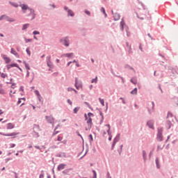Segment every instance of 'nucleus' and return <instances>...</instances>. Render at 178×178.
Wrapping results in <instances>:
<instances>
[{"label": "nucleus", "mask_w": 178, "mask_h": 178, "mask_svg": "<svg viewBox=\"0 0 178 178\" xmlns=\"http://www.w3.org/2000/svg\"><path fill=\"white\" fill-rule=\"evenodd\" d=\"M14 67H18V64H10L7 66L8 70H10V68H13Z\"/></svg>", "instance_id": "obj_19"}, {"label": "nucleus", "mask_w": 178, "mask_h": 178, "mask_svg": "<svg viewBox=\"0 0 178 178\" xmlns=\"http://www.w3.org/2000/svg\"><path fill=\"white\" fill-rule=\"evenodd\" d=\"M11 54H14V56H18L17 51L14 50V49H11Z\"/></svg>", "instance_id": "obj_29"}, {"label": "nucleus", "mask_w": 178, "mask_h": 178, "mask_svg": "<svg viewBox=\"0 0 178 178\" xmlns=\"http://www.w3.org/2000/svg\"><path fill=\"white\" fill-rule=\"evenodd\" d=\"M3 19H6L7 22H15V20L14 18H10L8 15H1V17H0V20H3Z\"/></svg>", "instance_id": "obj_4"}, {"label": "nucleus", "mask_w": 178, "mask_h": 178, "mask_svg": "<svg viewBox=\"0 0 178 178\" xmlns=\"http://www.w3.org/2000/svg\"><path fill=\"white\" fill-rule=\"evenodd\" d=\"M65 167H66V164H59L58 167H57V170H58V171H61L62 170H64Z\"/></svg>", "instance_id": "obj_14"}, {"label": "nucleus", "mask_w": 178, "mask_h": 178, "mask_svg": "<svg viewBox=\"0 0 178 178\" xmlns=\"http://www.w3.org/2000/svg\"><path fill=\"white\" fill-rule=\"evenodd\" d=\"M2 58L4 60L6 64H10L11 60L9 58V57H7L5 54H1Z\"/></svg>", "instance_id": "obj_8"}, {"label": "nucleus", "mask_w": 178, "mask_h": 178, "mask_svg": "<svg viewBox=\"0 0 178 178\" xmlns=\"http://www.w3.org/2000/svg\"><path fill=\"white\" fill-rule=\"evenodd\" d=\"M6 76H7L6 74H3V73L1 74V78H6Z\"/></svg>", "instance_id": "obj_40"}, {"label": "nucleus", "mask_w": 178, "mask_h": 178, "mask_svg": "<svg viewBox=\"0 0 178 178\" xmlns=\"http://www.w3.org/2000/svg\"><path fill=\"white\" fill-rule=\"evenodd\" d=\"M33 34L35 35V34H40V32L38 31H34Z\"/></svg>", "instance_id": "obj_43"}, {"label": "nucleus", "mask_w": 178, "mask_h": 178, "mask_svg": "<svg viewBox=\"0 0 178 178\" xmlns=\"http://www.w3.org/2000/svg\"><path fill=\"white\" fill-rule=\"evenodd\" d=\"M156 164L157 168H160L161 165H160V164H159V159H156Z\"/></svg>", "instance_id": "obj_28"}, {"label": "nucleus", "mask_w": 178, "mask_h": 178, "mask_svg": "<svg viewBox=\"0 0 178 178\" xmlns=\"http://www.w3.org/2000/svg\"><path fill=\"white\" fill-rule=\"evenodd\" d=\"M15 143H12V145H10V147H15Z\"/></svg>", "instance_id": "obj_50"}, {"label": "nucleus", "mask_w": 178, "mask_h": 178, "mask_svg": "<svg viewBox=\"0 0 178 178\" xmlns=\"http://www.w3.org/2000/svg\"><path fill=\"white\" fill-rule=\"evenodd\" d=\"M26 53L29 54V56H31V51H30L29 49H26Z\"/></svg>", "instance_id": "obj_41"}, {"label": "nucleus", "mask_w": 178, "mask_h": 178, "mask_svg": "<svg viewBox=\"0 0 178 178\" xmlns=\"http://www.w3.org/2000/svg\"><path fill=\"white\" fill-rule=\"evenodd\" d=\"M1 37H3V33H0Z\"/></svg>", "instance_id": "obj_63"}, {"label": "nucleus", "mask_w": 178, "mask_h": 178, "mask_svg": "<svg viewBox=\"0 0 178 178\" xmlns=\"http://www.w3.org/2000/svg\"><path fill=\"white\" fill-rule=\"evenodd\" d=\"M30 75V72H29V70L27 71V74H26V76L29 77Z\"/></svg>", "instance_id": "obj_49"}, {"label": "nucleus", "mask_w": 178, "mask_h": 178, "mask_svg": "<svg viewBox=\"0 0 178 178\" xmlns=\"http://www.w3.org/2000/svg\"><path fill=\"white\" fill-rule=\"evenodd\" d=\"M63 136H58V138H57V140L60 142L61 140H63Z\"/></svg>", "instance_id": "obj_35"}, {"label": "nucleus", "mask_w": 178, "mask_h": 178, "mask_svg": "<svg viewBox=\"0 0 178 178\" xmlns=\"http://www.w3.org/2000/svg\"><path fill=\"white\" fill-rule=\"evenodd\" d=\"M99 102L101 103V104H102L103 106H105L104 99H101V97H99Z\"/></svg>", "instance_id": "obj_25"}, {"label": "nucleus", "mask_w": 178, "mask_h": 178, "mask_svg": "<svg viewBox=\"0 0 178 178\" xmlns=\"http://www.w3.org/2000/svg\"><path fill=\"white\" fill-rule=\"evenodd\" d=\"M169 117H172V113H168V118H169Z\"/></svg>", "instance_id": "obj_45"}, {"label": "nucleus", "mask_w": 178, "mask_h": 178, "mask_svg": "<svg viewBox=\"0 0 178 178\" xmlns=\"http://www.w3.org/2000/svg\"><path fill=\"white\" fill-rule=\"evenodd\" d=\"M92 172L94 174L95 178H97V172H96V171L95 170H92Z\"/></svg>", "instance_id": "obj_39"}, {"label": "nucleus", "mask_w": 178, "mask_h": 178, "mask_svg": "<svg viewBox=\"0 0 178 178\" xmlns=\"http://www.w3.org/2000/svg\"><path fill=\"white\" fill-rule=\"evenodd\" d=\"M29 26H30L29 24H25L24 25H23L22 30H26V29H27Z\"/></svg>", "instance_id": "obj_32"}, {"label": "nucleus", "mask_w": 178, "mask_h": 178, "mask_svg": "<svg viewBox=\"0 0 178 178\" xmlns=\"http://www.w3.org/2000/svg\"><path fill=\"white\" fill-rule=\"evenodd\" d=\"M35 95H37V96L38 97L39 99H40L41 96L40 95V92H38V90H35Z\"/></svg>", "instance_id": "obj_33"}, {"label": "nucleus", "mask_w": 178, "mask_h": 178, "mask_svg": "<svg viewBox=\"0 0 178 178\" xmlns=\"http://www.w3.org/2000/svg\"><path fill=\"white\" fill-rule=\"evenodd\" d=\"M11 88H12V89H15L16 88L15 83H13Z\"/></svg>", "instance_id": "obj_44"}, {"label": "nucleus", "mask_w": 178, "mask_h": 178, "mask_svg": "<svg viewBox=\"0 0 178 178\" xmlns=\"http://www.w3.org/2000/svg\"><path fill=\"white\" fill-rule=\"evenodd\" d=\"M0 93H1V95H4L5 94L4 89H0Z\"/></svg>", "instance_id": "obj_36"}, {"label": "nucleus", "mask_w": 178, "mask_h": 178, "mask_svg": "<svg viewBox=\"0 0 178 178\" xmlns=\"http://www.w3.org/2000/svg\"><path fill=\"white\" fill-rule=\"evenodd\" d=\"M137 92H138V89H137V88H135V89H134V90H131V95H137Z\"/></svg>", "instance_id": "obj_23"}, {"label": "nucleus", "mask_w": 178, "mask_h": 178, "mask_svg": "<svg viewBox=\"0 0 178 178\" xmlns=\"http://www.w3.org/2000/svg\"><path fill=\"white\" fill-rule=\"evenodd\" d=\"M101 10H102V12H103V13H104L105 17H107L108 15H107V13L106 12L105 8H104V7L101 8Z\"/></svg>", "instance_id": "obj_26"}, {"label": "nucleus", "mask_w": 178, "mask_h": 178, "mask_svg": "<svg viewBox=\"0 0 178 178\" xmlns=\"http://www.w3.org/2000/svg\"><path fill=\"white\" fill-rule=\"evenodd\" d=\"M67 12H68V15H70V16H74V12H73L72 9H68Z\"/></svg>", "instance_id": "obj_22"}, {"label": "nucleus", "mask_w": 178, "mask_h": 178, "mask_svg": "<svg viewBox=\"0 0 178 178\" xmlns=\"http://www.w3.org/2000/svg\"><path fill=\"white\" fill-rule=\"evenodd\" d=\"M60 42H62V44H64L66 47H68L70 45V42L67 38H64V39L60 40Z\"/></svg>", "instance_id": "obj_5"}, {"label": "nucleus", "mask_w": 178, "mask_h": 178, "mask_svg": "<svg viewBox=\"0 0 178 178\" xmlns=\"http://www.w3.org/2000/svg\"><path fill=\"white\" fill-rule=\"evenodd\" d=\"M92 88H93V86H92V85H90V90H92Z\"/></svg>", "instance_id": "obj_56"}, {"label": "nucleus", "mask_w": 178, "mask_h": 178, "mask_svg": "<svg viewBox=\"0 0 178 178\" xmlns=\"http://www.w3.org/2000/svg\"><path fill=\"white\" fill-rule=\"evenodd\" d=\"M17 68H18L21 72H22V68H20L19 67H18V65H17Z\"/></svg>", "instance_id": "obj_57"}, {"label": "nucleus", "mask_w": 178, "mask_h": 178, "mask_svg": "<svg viewBox=\"0 0 178 178\" xmlns=\"http://www.w3.org/2000/svg\"><path fill=\"white\" fill-rule=\"evenodd\" d=\"M85 13H86L87 15H90V10H85Z\"/></svg>", "instance_id": "obj_46"}, {"label": "nucleus", "mask_w": 178, "mask_h": 178, "mask_svg": "<svg viewBox=\"0 0 178 178\" xmlns=\"http://www.w3.org/2000/svg\"><path fill=\"white\" fill-rule=\"evenodd\" d=\"M51 56L47 57V65L48 67H52L53 64L51 61Z\"/></svg>", "instance_id": "obj_15"}, {"label": "nucleus", "mask_w": 178, "mask_h": 178, "mask_svg": "<svg viewBox=\"0 0 178 178\" xmlns=\"http://www.w3.org/2000/svg\"><path fill=\"white\" fill-rule=\"evenodd\" d=\"M131 82L132 83H134V85H136L137 84V79L136 78H132V79H131Z\"/></svg>", "instance_id": "obj_24"}, {"label": "nucleus", "mask_w": 178, "mask_h": 178, "mask_svg": "<svg viewBox=\"0 0 178 178\" xmlns=\"http://www.w3.org/2000/svg\"><path fill=\"white\" fill-rule=\"evenodd\" d=\"M64 9L67 10L68 9L67 6H64Z\"/></svg>", "instance_id": "obj_60"}, {"label": "nucleus", "mask_w": 178, "mask_h": 178, "mask_svg": "<svg viewBox=\"0 0 178 178\" xmlns=\"http://www.w3.org/2000/svg\"><path fill=\"white\" fill-rule=\"evenodd\" d=\"M35 147H36V149H40L39 146H35Z\"/></svg>", "instance_id": "obj_62"}, {"label": "nucleus", "mask_w": 178, "mask_h": 178, "mask_svg": "<svg viewBox=\"0 0 178 178\" xmlns=\"http://www.w3.org/2000/svg\"><path fill=\"white\" fill-rule=\"evenodd\" d=\"M124 21H123V19H122L121 22H120V28H121V30H124Z\"/></svg>", "instance_id": "obj_21"}, {"label": "nucleus", "mask_w": 178, "mask_h": 178, "mask_svg": "<svg viewBox=\"0 0 178 178\" xmlns=\"http://www.w3.org/2000/svg\"><path fill=\"white\" fill-rule=\"evenodd\" d=\"M67 102L70 106H72V102L70 100V99H68Z\"/></svg>", "instance_id": "obj_38"}, {"label": "nucleus", "mask_w": 178, "mask_h": 178, "mask_svg": "<svg viewBox=\"0 0 178 178\" xmlns=\"http://www.w3.org/2000/svg\"><path fill=\"white\" fill-rule=\"evenodd\" d=\"M76 67H80L79 63H76Z\"/></svg>", "instance_id": "obj_55"}, {"label": "nucleus", "mask_w": 178, "mask_h": 178, "mask_svg": "<svg viewBox=\"0 0 178 178\" xmlns=\"http://www.w3.org/2000/svg\"><path fill=\"white\" fill-rule=\"evenodd\" d=\"M119 140H120L119 136H116V137L115 138V139H114V140H113V145H112V149H114V147H115V146L117 142H119Z\"/></svg>", "instance_id": "obj_12"}, {"label": "nucleus", "mask_w": 178, "mask_h": 178, "mask_svg": "<svg viewBox=\"0 0 178 178\" xmlns=\"http://www.w3.org/2000/svg\"><path fill=\"white\" fill-rule=\"evenodd\" d=\"M25 102H26V99L25 98L19 99V100L17 102V104H21V106H24Z\"/></svg>", "instance_id": "obj_13"}, {"label": "nucleus", "mask_w": 178, "mask_h": 178, "mask_svg": "<svg viewBox=\"0 0 178 178\" xmlns=\"http://www.w3.org/2000/svg\"><path fill=\"white\" fill-rule=\"evenodd\" d=\"M79 110H80V107H75V108H74V114H77Z\"/></svg>", "instance_id": "obj_27"}, {"label": "nucleus", "mask_w": 178, "mask_h": 178, "mask_svg": "<svg viewBox=\"0 0 178 178\" xmlns=\"http://www.w3.org/2000/svg\"><path fill=\"white\" fill-rule=\"evenodd\" d=\"M74 56V53H67L66 54H63V56H61V57H69V58H71V57H73Z\"/></svg>", "instance_id": "obj_17"}, {"label": "nucleus", "mask_w": 178, "mask_h": 178, "mask_svg": "<svg viewBox=\"0 0 178 178\" xmlns=\"http://www.w3.org/2000/svg\"><path fill=\"white\" fill-rule=\"evenodd\" d=\"M20 6L22 9V12L24 13H26L27 16H30L31 20H33V19H35L36 15L35 13L34 9L29 8V6H28V5H26L25 3H21Z\"/></svg>", "instance_id": "obj_1"}, {"label": "nucleus", "mask_w": 178, "mask_h": 178, "mask_svg": "<svg viewBox=\"0 0 178 178\" xmlns=\"http://www.w3.org/2000/svg\"><path fill=\"white\" fill-rule=\"evenodd\" d=\"M15 127V124L12 123H9L7 124V129H13Z\"/></svg>", "instance_id": "obj_18"}, {"label": "nucleus", "mask_w": 178, "mask_h": 178, "mask_svg": "<svg viewBox=\"0 0 178 178\" xmlns=\"http://www.w3.org/2000/svg\"><path fill=\"white\" fill-rule=\"evenodd\" d=\"M35 40H38V38H36L35 35H34Z\"/></svg>", "instance_id": "obj_61"}, {"label": "nucleus", "mask_w": 178, "mask_h": 178, "mask_svg": "<svg viewBox=\"0 0 178 178\" xmlns=\"http://www.w3.org/2000/svg\"><path fill=\"white\" fill-rule=\"evenodd\" d=\"M162 132H163L162 128H158L157 137L159 138L160 140H162Z\"/></svg>", "instance_id": "obj_9"}, {"label": "nucleus", "mask_w": 178, "mask_h": 178, "mask_svg": "<svg viewBox=\"0 0 178 178\" xmlns=\"http://www.w3.org/2000/svg\"><path fill=\"white\" fill-rule=\"evenodd\" d=\"M11 5H13V6L17 7L18 6V3H17V2H10Z\"/></svg>", "instance_id": "obj_34"}, {"label": "nucleus", "mask_w": 178, "mask_h": 178, "mask_svg": "<svg viewBox=\"0 0 178 178\" xmlns=\"http://www.w3.org/2000/svg\"><path fill=\"white\" fill-rule=\"evenodd\" d=\"M33 131L35 133L39 132L41 131L40 125H37L36 124L33 125Z\"/></svg>", "instance_id": "obj_11"}, {"label": "nucleus", "mask_w": 178, "mask_h": 178, "mask_svg": "<svg viewBox=\"0 0 178 178\" xmlns=\"http://www.w3.org/2000/svg\"><path fill=\"white\" fill-rule=\"evenodd\" d=\"M88 119L87 117V114H85V118L87 120L86 123L88 127H86V131H88V129H91L92 125V120L91 117L93 115L92 113H88Z\"/></svg>", "instance_id": "obj_2"}, {"label": "nucleus", "mask_w": 178, "mask_h": 178, "mask_svg": "<svg viewBox=\"0 0 178 178\" xmlns=\"http://www.w3.org/2000/svg\"><path fill=\"white\" fill-rule=\"evenodd\" d=\"M46 120H47V122H49V124H54L55 120H54V117H52V115H49V117L47 115Z\"/></svg>", "instance_id": "obj_6"}, {"label": "nucleus", "mask_w": 178, "mask_h": 178, "mask_svg": "<svg viewBox=\"0 0 178 178\" xmlns=\"http://www.w3.org/2000/svg\"><path fill=\"white\" fill-rule=\"evenodd\" d=\"M104 135H106V132L108 133V135L109 136L108 137V140H112V134L111 132V125L110 124H106L104 127Z\"/></svg>", "instance_id": "obj_3"}, {"label": "nucleus", "mask_w": 178, "mask_h": 178, "mask_svg": "<svg viewBox=\"0 0 178 178\" xmlns=\"http://www.w3.org/2000/svg\"><path fill=\"white\" fill-rule=\"evenodd\" d=\"M139 49L141 51H143V47H141V45L139 46Z\"/></svg>", "instance_id": "obj_54"}, {"label": "nucleus", "mask_w": 178, "mask_h": 178, "mask_svg": "<svg viewBox=\"0 0 178 178\" xmlns=\"http://www.w3.org/2000/svg\"><path fill=\"white\" fill-rule=\"evenodd\" d=\"M9 160H10V159H6V161L8 162V161H9Z\"/></svg>", "instance_id": "obj_59"}, {"label": "nucleus", "mask_w": 178, "mask_h": 178, "mask_svg": "<svg viewBox=\"0 0 178 178\" xmlns=\"http://www.w3.org/2000/svg\"><path fill=\"white\" fill-rule=\"evenodd\" d=\"M78 135L81 138V139H83V136H81V134H78Z\"/></svg>", "instance_id": "obj_58"}, {"label": "nucleus", "mask_w": 178, "mask_h": 178, "mask_svg": "<svg viewBox=\"0 0 178 178\" xmlns=\"http://www.w3.org/2000/svg\"><path fill=\"white\" fill-rule=\"evenodd\" d=\"M147 125L149 127V128H154V122L153 121H148Z\"/></svg>", "instance_id": "obj_20"}, {"label": "nucleus", "mask_w": 178, "mask_h": 178, "mask_svg": "<svg viewBox=\"0 0 178 178\" xmlns=\"http://www.w3.org/2000/svg\"><path fill=\"white\" fill-rule=\"evenodd\" d=\"M89 138H90V140H93L92 135H89Z\"/></svg>", "instance_id": "obj_47"}, {"label": "nucleus", "mask_w": 178, "mask_h": 178, "mask_svg": "<svg viewBox=\"0 0 178 178\" xmlns=\"http://www.w3.org/2000/svg\"><path fill=\"white\" fill-rule=\"evenodd\" d=\"M129 54L133 53V51H131V47H129Z\"/></svg>", "instance_id": "obj_51"}, {"label": "nucleus", "mask_w": 178, "mask_h": 178, "mask_svg": "<svg viewBox=\"0 0 178 178\" xmlns=\"http://www.w3.org/2000/svg\"><path fill=\"white\" fill-rule=\"evenodd\" d=\"M72 64V61H70L69 63H67V66L69 67V65H70Z\"/></svg>", "instance_id": "obj_52"}, {"label": "nucleus", "mask_w": 178, "mask_h": 178, "mask_svg": "<svg viewBox=\"0 0 178 178\" xmlns=\"http://www.w3.org/2000/svg\"><path fill=\"white\" fill-rule=\"evenodd\" d=\"M19 90H22V91L23 92V90H24V88H23V86H21V88H20Z\"/></svg>", "instance_id": "obj_53"}, {"label": "nucleus", "mask_w": 178, "mask_h": 178, "mask_svg": "<svg viewBox=\"0 0 178 178\" xmlns=\"http://www.w3.org/2000/svg\"><path fill=\"white\" fill-rule=\"evenodd\" d=\"M97 79H98V78H97V76H96V77L95 78V79H92L91 83H97Z\"/></svg>", "instance_id": "obj_31"}, {"label": "nucleus", "mask_w": 178, "mask_h": 178, "mask_svg": "<svg viewBox=\"0 0 178 178\" xmlns=\"http://www.w3.org/2000/svg\"><path fill=\"white\" fill-rule=\"evenodd\" d=\"M143 159H145L147 154L145 153V150H143Z\"/></svg>", "instance_id": "obj_37"}, {"label": "nucleus", "mask_w": 178, "mask_h": 178, "mask_svg": "<svg viewBox=\"0 0 178 178\" xmlns=\"http://www.w3.org/2000/svg\"><path fill=\"white\" fill-rule=\"evenodd\" d=\"M29 41H32V39H26V42H29Z\"/></svg>", "instance_id": "obj_48"}, {"label": "nucleus", "mask_w": 178, "mask_h": 178, "mask_svg": "<svg viewBox=\"0 0 178 178\" xmlns=\"http://www.w3.org/2000/svg\"><path fill=\"white\" fill-rule=\"evenodd\" d=\"M5 169H6L5 167H3L2 171H3Z\"/></svg>", "instance_id": "obj_64"}, {"label": "nucleus", "mask_w": 178, "mask_h": 178, "mask_svg": "<svg viewBox=\"0 0 178 178\" xmlns=\"http://www.w3.org/2000/svg\"><path fill=\"white\" fill-rule=\"evenodd\" d=\"M0 134L1 135H3V136H13V138H15L16 136L18 135V133L17 132H12L11 134Z\"/></svg>", "instance_id": "obj_7"}, {"label": "nucleus", "mask_w": 178, "mask_h": 178, "mask_svg": "<svg viewBox=\"0 0 178 178\" xmlns=\"http://www.w3.org/2000/svg\"><path fill=\"white\" fill-rule=\"evenodd\" d=\"M75 88L76 89H80V88H82V85H81V83H78L77 79H75Z\"/></svg>", "instance_id": "obj_16"}, {"label": "nucleus", "mask_w": 178, "mask_h": 178, "mask_svg": "<svg viewBox=\"0 0 178 178\" xmlns=\"http://www.w3.org/2000/svg\"><path fill=\"white\" fill-rule=\"evenodd\" d=\"M24 63L25 64V67H26L27 71L30 70L31 68H30L29 64H27L25 61H24Z\"/></svg>", "instance_id": "obj_30"}, {"label": "nucleus", "mask_w": 178, "mask_h": 178, "mask_svg": "<svg viewBox=\"0 0 178 178\" xmlns=\"http://www.w3.org/2000/svg\"><path fill=\"white\" fill-rule=\"evenodd\" d=\"M15 92H16L15 91L13 92V90H10V96L13 97L12 93H13V95H15Z\"/></svg>", "instance_id": "obj_42"}, {"label": "nucleus", "mask_w": 178, "mask_h": 178, "mask_svg": "<svg viewBox=\"0 0 178 178\" xmlns=\"http://www.w3.org/2000/svg\"><path fill=\"white\" fill-rule=\"evenodd\" d=\"M111 12L113 15L114 20H119V19H120V13H114L113 10H112Z\"/></svg>", "instance_id": "obj_10"}]
</instances>
